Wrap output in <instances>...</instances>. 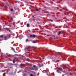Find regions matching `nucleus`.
I'll list each match as a JSON object with an SVG mask.
<instances>
[{
    "instance_id": "nucleus-17",
    "label": "nucleus",
    "mask_w": 76,
    "mask_h": 76,
    "mask_svg": "<svg viewBox=\"0 0 76 76\" xmlns=\"http://www.w3.org/2000/svg\"><path fill=\"white\" fill-rule=\"evenodd\" d=\"M35 42H36V41H34V42H33V43H35Z\"/></svg>"
},
{
    "instance_id": "nucleus-14",
    "label": "nucleus",
    "mask_w": 76,
    "mask_h": 76,
    "mask_svg": "<svg viewBox=\"0 0 76 76\" xmlns=\"http://www.w3.org/2000/svg\"><path fill=\"white\" fill-rule=\"evenodd\" d=\"M31 72H32V73H34V74H35V72L34 71H31Z\"/></svg>"
},
{
    "instance_id": "nucleus-15",
    "label": "nucleus",
    "mask_w": 76,
    "mask_h": 76,
    "mask_svg": "<svg viewBox=\"0 0 76 76\" xmlns=\"http://www.w3.org/2000/svg\"><path fill=\"white\" fill-rule=\"evenodd\" d=\"M20 65L21 66H24V64H23L22 63H21Z\"/></svg>"
},
{
    "instance_id": "nucleus-8",
    "label": "nucleus",
    "mask_w": 76,
    "mask_h": 76,
    "mask_svg": "<svg viewBox=\"0 0 76 76\" xmlns=\"http://www.w3.org/2000/svg\"><path fill=\"white\" fill-rule=\"evenodd\" d=\"M35 10L36 11H37V12H38V8H37V7H36V9Z\"/></svg>"
},
{
    "instance_id": "nucleus-26",
    "label": "nucleus",
    "mask_w": 76,
    "mask_h": 76,
    "mask_svg": "<svg viewBox=\"0 0 76 76\" xmlns=\"http://www.w3.org/2000/svg\"><path fill=\"white\" fill-rule=\"evenodd\" d=\"M13 63H15V61H13Z\"/></svg>"
},
{
    "instance_id": "nucleus-21",
    "label": "nucleus",
    "mask_w": 76,
    "mask_h": 76,
    "mask_svg": "<svg viewBox=\"0 0 76 76\" xmlns=\"http://www.w3.org/2000/svg\"><path fill=\"white\" fill-rule=\"evenodd\" d=\"M32 18H36L34 17V16H32Z\"/></svg>"
},
{
    "instance_id": "nucleus-5",
    "label": "nucleus",
    "mask_w": 76,
    "mask_h": 76,
    "mask_svg": "<svg viewBox=\"0 0 76 76\" xmlns=\"http://www.w3.org/2000/svg\"><path fill=\"white\" fill-rule=\"evenodd\" d=\"M46 72L47 75H48V76H49V75H48V71H46Z\"/></svg>"
},
{
    "instance_id": "nucleus-32",
    "label": "nucleus",
    "mask_w": 76,
    "mask_h": 76,
    "mask_svg": "<svg viewBox=\"0 0 76 76\" xmlns=\"http://www.w3.org/2000/svg\"><path fill=\"white\" fill-rule=\"evenodd\" d=\"M67 66H69V65H68V64H67Z\"/></svg>"
},
{
    "instance_id": "nucleus-28",
    "label": "nucleus",
    "mask_w": 76,
    "mask_h": 76,
    "mask_svg": "<svg viewBox=\"0 0 76 76\" xmlns=\"http://www.w3.org/2000/svg\"><path fill=\"white\" fill-rule=\"evenodd\" d=\"M0 41H3V39H0Z\"/></svg>"
},
{
    "instance_id": "nucleus-27",
    "label": "nucleus",
    "mask_w": 76,
    "mask_h": 76,
    "mask_svg": "<svg viewBox=\"0 0 76 76\" xmlns=\"http://www.w3.org/2000/svg\"><path fill=\"white\" fill-rule=\"evenodd\" d=\"M28 72L27 71H25V72Z\"/></svg>"
},
{
    "instance_id": "nucleus-34",
    "label": "nucleus",
    "mask_w": 76,
    "mask_h": 76,
    "mask_svg": "<svg viewBox=\"0 0 76 76\" xmlns=\"http://www.w3.org/2000/svg\"><path fill=\"white\" fill-rule=\"evenodd\" d=\"M31 10V8H30Z\"/></svg>"
},
{
    "instance_id": "nucleus-1",
    "label": "nucleus",
    "mask_w": 76,
    "mask_h": 76,
    "mask_svg": "<svg viewBox=\"0 0 76 76\" xmlns=\"http://www.w3.org/2000/svg\"><path fill=\"white\" fill-rule=\"evenodd\" d=\"M10 36H11V34H8L7 37L5 36L4 38V39H8L10 38Z\"/></svg>"
},
{
    "instance_id": "nucleus-19",
    "label": "nucleus",
    "mask_w": 76,
    "mask_h": 76,
    "mask_svg": "<svg viewBox=\"0 0 76 76\" xmlns=\"http://www.w3.org/2000/svg\"><path fill=\"white\" fill-rule=\"evenodd\" d=\"M50 21H51V22H53V20H50Z\"/></svg>"
},
{
    "instance_id": "nucleus-22",
    "label": "nucleus",
    "mask_w": 76,
    "mask_h": 76,
    "mask_svg": "<svg viewBox=\"0 0 76 76\" xmlns=\"http://www.w3.org/2000/svg\"><path fill=\"white\" fill-rule=\"evenodd\" d=\"M31 48H34V47H31Z\"/></svg>"
},
{
    "instance_id": "nucleus-7",
    "label": "nucleus",
    "mask_w": 76,
    "mask_h": 76,
    "mask_svg": "<svg viewBox=\"0 0 76 76\" xmlns=\"http://www.w3.org/2000/svg\"><path fill=\"white\" fill-rule=\"evenodd\" d=\"M27 26L29 28V23H27Z\"/></svg>"
},
{
    "instance_id": "nucleus-24",
    "label": "nucleus",
    "mask_w": 76,
    "mask_h": 76,
    "mask_svg": "<svg viewBox=\"0 0 76 76\" xmlns=\"http://www.w3.org/2000/svg\"><path fill=\"white\" fill-rule=\"evenodd\" d=\"M32 30H33V31H35V29H33Z\"/></svg>"
},
{
    "instance_id": "nucleus-36",
    "label": "nucleus",
    "mask_w": 76,
    "mask_h": 76,
    "mask_svg": "<svg viewBox=\"0 0 76 76\" xmlns=\"http://www.w3.org/2000/svg\"><path fill=\"white\" fill-rule=\"evenodd\" d=\"M49 76H50V75H49Z\"/></svg>"
},
{
    "instance_id": "nucleus-2",
    "label": "nucleus",
    "mask_w": 76,
    "mask_h": 76,
    "mask_svg": "<svg viewBox=\"0 0 76 76\" xmlns=\"http://www.w3.org/2000/svg\"><path fill=\"white\" fill-rule=\"evenodd\" d=\"M33 67L34 68V70L36 71V70H38V67L36 66L35 65H34L33 66Z\"/></svg>"
},
{
    "instance_id": "nucleus-11",
    "label": "nucleus",
    "mask_w": 76,
    "mask_h": 76,
    "mask_svg": "<svg viewBox=\"0 0 76 76\" xmlns=\"http://www.w3.org/2000/svg\"><path fill=\"white\" fill-rule=\"evenodd\" d=\"M61 34V31H59L58 32V34Z\"/></svg>"
},
{
    "instance_id": "nucleus-18",
    "label": "nucleus",
    "mask_w": 76,
    "mask_h": 76,
    "mask_svg": "<svg viewBox=\"0 0 76 76\" xmlns=\"http://www.w3.org/2000/svg\"><path fill=\"white\" fill-rule=\"evenodd\" d=\"M13 51L14 52V53H17V52H15V50H14Z\"/></svg>"
},
{
    "instance_id": "nucleus-30",
    "label": "nucleus",
    "mask_w": 76,
    "mask_h": 76,
    "mask_svg": "<svg viewBox=\"0 0 76 76\" xmlns=\"http://www.w3.org/2000/svg\"><path fill=\"white\" fill-rule=\"evenodd\" d=\"M53 76H54V74L53 75Z\"/></svg>"
},
{
    "instance_id": "nucleus-4",
    "label": "nucleus",
    "mask_w": 76,
    "mask_h": 76,
    "mask_svg": "<svg viewBox=\"0 0 76 76\" xmlns=\"http://www.w3.org/2000/svg\"><path fill=\"white\" fill-rule=\"evenodd\" d=\"M35 36H36V35L35 34H31L29 36V37H33V38H35Z\"/></svg>"
},
{
    "instance_id": "nucleus-10",
    "label": "nucleus",
    "mask_w": 76,
    "mask_h": 76,
    "mask_svg": "<svg viewBox=\"0 0 76 76\" xmlns=\"http://www.w3.org/2000/svg\"><path fill=\"white\" fill-rule=\"evenodd\" d=\"M6 75V73H4L3 74V76H5Z\"/></svg>"
},
{
    "instance_id": "nucleus-9",
    "label": "nucleus",
    "mask_w": 76,
    "mask_h": 76,
    "mask_svg": "<svg viewBox=\"0 0 76 76\" xmlns=\"http://www.w3.org/2000/svg\"><path fill=\"white\" fill-rule=\"evenodd\" d=\"M0 38H3V35L0 36Z\"/></svg>"
},
{
    "instance_id": "nucleus-33",
    "label": "nucleus",
    "mask_w": 76,
    "mask_h": 76,
    "mask_svg": "<svg viewBox=\"0 0 76 76\" xmlns=\"http://www.w3.org/2000/svg\"><path fill=\"white\" fill-rule=\"evenodd\" d=\"M47 36H48V35H47Z\"/></svg>"
},
{
    "instance_id": "nucleus-29",
    "label": "nucleus",
    "mask_w": 76,
    "mask_h": 76,
    "mask_svg": "<svg viewBox=\"0 0 76 76\" xmlns=\"http://www.w3.org/2000/svg\"><path fill=\"white\" fill-rule=\"evenodd\" d=\"M62 76H64V75H62Z\"/></svg>"
},
{
    "instance_id": "nucleus-16",
    "label": "nucleus",
    "mask_w": 76,
    "mask_h": 76,
    "mask_svg": "<svg viewBox=\"0 0 76 76\" xmlns=\"http://www.w3.org/2000/svg\"><path fill=\"white\" fill-rule=\"evenodd\" d=\"M30 76H34V75H33L32 74H30Z\"/></svg>"
},
{
    "instance_id": "nucleus-12",
    "label": "nucleus",
    "mask_w": 76,
    "mask_h": 76,
    "mask_svg": "<svg viewBox=\"0 0 76 76\" xmlns=\"http://www.w3.org/2000/svg\"><path fill=\"white\" fill-rule=\"evenodd\" d=\"M31 70H34V68L32 67V68H31Z\"/></svg>"
},
{
    "instance_id": "nucleus-35",
    "label": "nucleus",
    "mask_w": 76,
    "mask_h": 76,
    "mask_svg": "<svg viewBox=\"0 0 76 76\" xmlns=\"http://www.w3.org/2000/svg\"><path fill=\"white\" fill-rule=\"evenodd\" d=\"M75 16H76V14L75 15Z\"/></svg>"
},
{
    "instance_id": "nucleus-23",
    "label": "nucleus",
    "mask_w": 76,
    "mask_h": 76,
    "mask_svg": "<svg viewBox=\"0 0 76 76\" xmlns=\"http://www.w3.org/2000/svg\"><path fill=\"white\" fill-rule=\"evenodd\" d=\"M66 65H64V66H65V67H66Z\"/></svg>"
},
{
    "instance_id": "nucleus-31",
    "label": "nucleus",
    "mask_w": 76,
    "mask_h": 76,
    "mask_svg": "<svg viewBox=\"0 0 76 76\" xmlns=\"http://www.w3.org/2000/svg\"><path fill=\"white\" fill-rule=\"evenodd\" d=\"M69 13H71V12H69Z\"/></svg>"
},
{
    "instance_id": "nucleus-6",
    "label": "nucleus",
    "mask_w": 76,
    "mask_h": 76,
    "mask_svg": "<svg viewBox=\"0 0 76 76\" xmlns=\"http://www.w3.org/2000/svg\"><path fill=\"white\" fill-rule=\"evenodd\" d=\"M29 47L27 48H25L24 50H29Z\"/></svg>"
},
{
    "instance_id": "nucleus-25",
    "label": "nucleus",
    "mask_w": 76,
    "mask_h": 76,
    "mask_svg": "<svg viewBox=\"0 0 76 76\" xmlns=\"http://www.w3.org/2000/svg\"><path fill=\"white\" fill-rule=\"evenodd\" d=\"M11 31V30H9V32H10Z\"/></svg>"
},
{
    "instance_id": "nucleus-3",
    "label": "nucleus",
    "mask_w": 76,
    "mask_h": 76,
    "mask_svg": "<svg viewBox=\"0 0 76 76\" xmlns=\"http://www.w3.org/2000/svg\"><path fill=\"white\" fill-rule=\"evenodd\" d=\"M57 72H58V73H61V72H63V69H58V70H57Z\"/></svg>"
},
{
    "instance_id": "nucleus-13",
    "label": "nucleus",
    "mask_w": 76,
    "mask_h": 76,
    "mask_svg": "<svg viewBox=\"0 0 76 76\" xmlns=\"http://www.w3.org/2000/svg\"><path fill=\"white\" fill-rule=\"evenodd\" d=\"M28 39H26V42H28Z\"/></svg>"
},
{
    "instance_id": "nucleus-20",
    "label": "nucleus",
    "mask_w": 76,
    "mask_h": 76,
    "mask_svg": "<svg viewBox=\"0 0 76 76\" xmlns=\"http://www.w3.org/2000/svg\"><path fill=\"white\" fill-rule=\"evenodd\" d=\"M10 10H11V11H13V9H11Z\"/></svg>"
}]
</instances>
